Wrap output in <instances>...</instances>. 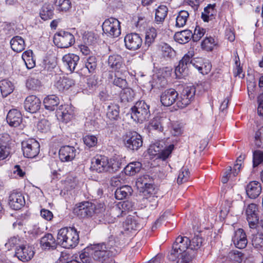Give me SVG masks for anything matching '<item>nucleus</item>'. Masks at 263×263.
I'll return each instance as SVG.
<instances>
[{"mask_svg": "<svg viewBox=\"0 0 263 263\" xmlns=\"http://www.w3.org/2000/svg\"><path fill=\"white\" fill-rule=\"evenodd\" d=\"M191 240L186 236H178L174 242L172 249L167 255L170 261L176 263H190L194 260L196 256V251L191 249Z\"/></svg>", "mask_w": 263, "mask_h": 263, "instance_id": "1", "label": "nucleus"}, {"mask_svg": "<svg viewBox=\"0 0 263 263\" xmlns=\"http://www.w3.org/2000/svg\"><path fill=\"white\" fill-rule=\"evenodd\" d=\"M120 251V248L117 247H107L104 243L97 244L84 249V251L80 254L79 257L82 263H90L92 261V258L94 261L103 263Z\"/></svg>", "mask_w": 263, "mask_h": 263, "instance_id": "2", "label": "nucleus"}, {"mask_svg": "<svg viewBox=\"0 0 263 263\" xmlns=\"http://www.w3.org/2000/svg\"><path fill=\"white\" fill-rule=\"evenodd\" d=\"M193 56V52L189 51L179 61L175 70L176 78L180 79L185 77L188 74L189 68L191 66L197 69L201 73L207 74L209 72L211 67L210 64L205 65L200 58L192 59Z\"/></svg>", "mask_w": 263, "mask_h": 263, "instance_id": "3", "label": "nucleus"}, {"mask_svg": "<svg viewBox=\"0 0 263 263\" xmlns=\"http://www.w3.org/2000/svg\"><path fill=\"white\" fill-rule=\"evenodd\" d=\"M57 241L63 248H74L79 242V232L74 227L62 228L59 230Z\"/></svg>", "mask_w": 263, "mask_h": 263, "instance_id": "4", "label": "nucleus"}, {"mask_svg": "<svg viewBox=\"0 0 263 263\" xmlns=\"http://www.w3.org/2000/svg\"><path fill=\"white\" fill-rule=\"evenodd\" d=\"M130 111L132 118L138 122L147 121L151 116L149 105L143 100L137 102Z\"/></svg>", "mask_w": 263, "mask_h": 263, "instance_id": "5", "label": "nucleus"}, {"mask_svg": "<svg viewBox=\"0 0 263 263\" xmlns=\"http://www.w3.org/2000/svg\"><path fill=\"white\" fill-rule=\"evenodd\" d=\"M100 209L96 208V205L89 201H85L80 203L73 209V212L81 218L91 217L95 213H98L104 210L101 204H100Z\"/></svg>", "mask_w": 263, "mask_h": 263, "instance_id": "6", "label": "nucleus"}, {"mask_svg": "<svg viewBox=\"0 0 263 263\" xmlns=\"http://www.w3.org/2000/svg\"><path fill=\"white\" fill-rule=\"evenodd\" d=\"M102 26L104 33L108 36L117 37L121 34L120 23L115 18L106 19Z\"/></svg>", "mask_w": 263, "mask_h": 263, "instance_id": "7", "label": "nucleus"}, {"mask_svg": "<svg viewBox=\"0 0 263 263\" xmlns=\"http://www.w3.org/2000/svg\"><path fill=\"white\" fill-rule=\"evenodd\" d=\"M53 42L59 48H68L74 43L75 39L71 33L61 30L54 34Z\"/></svg>", "mask_w": 263, "mask_h": 263, "instance_id": "8", "label": "nucleus"}, {"mask_svg": "<svg viewBox=\"0 0 263 263\" xmlns=\"http://www.w3.org/2000/svg\"><path fill=\"white\" fill-rule=\"evenodd\" d=\"M22 149L25 157L33 158L39 154L40 145L36 140L28 139L22 142Z\"/></svg>", "mask_w": 263, "mask_h": 263, "instance_id": "9", "label": "nucleus"}, {"mask_svg": "<svg viewBox=\"0 0 263 263\" xmlns=\"http://www.w3.org/2000/svg\"><path fill=\"white\" fill-rule=\"evenodd\" d=\"M125 146L129 149L137 151L143 144L142 137L136 132H127L124 138Z\"/></svg>", "mask_w": 263, "mask_h": 263, "instance_id": "10", "label": "nucleus"}, {"mask_svg": "<svg viewBox=\"0 0 263 263\" xmlns=\"http://www.w3.org/2000/svg\"><path fill=\"white\" fill-rule=\"evenodd\" d=\"M195 92V87L193 85L184 87L177 101L178 107L183 108L190 104L194 98Z\"/></svg>", "mask_w": 263, "mask_h": 263, "instance_id": "11", "label": "nucleus"}, {"mask_svg": "<svg viewBox=\"0 0 263 263\" xmlns=\"http://www.w3.org/2000/svg\"><path fill=\"white\" fill-rule=\"evenodd\" d=\"M109 165L108 158L102 155H97L91 160V169L98 173L108 172Z\"/></svg>", "mask_w": 263, "mask_h": 263, "instance_id": "12", "label": "nucleus"}, {"mask_svg": "<svg viewBox=\"0 0 263 263\" xmlns=\"http://www.w3.org/2000/svg\"><path fill=\"white\" fill-rule=\"evenodd\" d=\"M246 215L250 227L255 228L258 222L257 205L254 203L249 204L246 210Z\"/></svg>", "mask_w": 263, "mask_h": 263, "instance_id": "13", "label": "nucleus"}, {"mask_svg": "<svg viewBox=\"0 0 263 263\" xmlns=\"http://www.w3.org/2000/svg\"><path fill=\"white\" fill-rule=\"evenodd\" d=\"M126 47L131 50L139 49L142 44V40L140 35L136 33L127 34L124 37Z\"/></svg>", "mask_w": 263, "mask_h": 263, "instance_id": "14", "label": "nucleus"}, {"mask_svg": "<svg viewBox=\"0 0 263 263\" xmlns=\"http://www.w3.org/2000/svg\"><path fill=\"white\" fill-rule=\"evenodd\" d=\"M137 183L140 187L143 189V193L145 196L148 194H155L153 186V180L148 175H144L139 178Z\"/></svg>", "mask_w": 263, "mask_h": 263, "instance_id": "15", "label": "nucleus"}, {"mask_svg": "<svg viewBox=\"0 0 263 263\" xmlns=\"http://www.w3.org/2000/svg\"><path fill=\"white\" fill-rule=\"evenodd\" d=\"M25 203L24 197L20 192H12L8 198L10 207L15 210L20 209Z\"/></svg>", "mask_w": 263, "mask_h": 263, "instance_id": "16", "label": "nucleus"}, {"mask_svg": "<svg viewBox=\"0 0 263 263\" xmlns=\"http://www.w3.org/2000/svg\"><path fill=\"white\" fill-rule=\"evenodd\" d=\"M178 93L174 89H168L165 90L161 95L160 101L162 105L170 106L173 104L178 98Z\"/></svg>", "mask_w": 263, "mask_h": 263, "instance_id": "17", "label": "nucleus"}, {"mask_svg": "<svg viewBox=\"0 0 263 263\" xmlns=\"http://www.w3.org/2000/svg\"><path fill=\"white\" fill-rule=\"evenodd\" d=\"M34 254L32 247L29 246H21L16 249L15 252L16 256L23 262L29 261L33 257Z\"/></svg>", "mask_w": 263, "mask_h": 263, "instance_id": "18", "label": "nucleus"}, {"mask_svg": "<svg viewBox=\"0 0 263 263\" xmlns=\"http://www.w3.org/2000/svg\"><path fill=\"white\" fill-rule=\"evenodd\" d=\"M41 102L39 98L34 95L27 97L24 101V108L25 110L30 113H35L37 111L41 106Z\"/></svg>", "mask_w": 263, "mask_h": 263, "instance_id": "19", "label": "nucleus"}, {"mask_svg": "<svg viewBox=\"0 0 263 263\" xmlns=\"http://www.w3.org/2000/svg\"><path fill=\"white\" fill-rule=\"evenodd\" d=\"M232 240L234 246L240 249L245 248L248 243L246 233L242 229H238L235 231Z\"/></svg>", "mask_w": 263, "mask_h": 263, "instance_id": "20", "label": "nucleus"}, {"mask_svg": "<svg viewBox=\"0 0 263 263\" xmlns=\"http://www.w3.org/2000/svg\"><path fill=\"white\" fill-rule=\"evenodd\" d=\"M120 112L119 105L117 104L110 103L107 107L106 117L110 121L116 123L121 120Z\"/></svg>", "mask_w": 263, "mask_h": 263, "instance_id": "21", "label": "nucleus"}, {"mask_svg": "<svg viewBox=\"0 0 263 263\" xmlns=\"http://www.w3.org/2000/svg\"><path fill=\"white\" fill-rule=\"evenodd\" d=\"M59 156L62 162L71 161L76 156V149L68 145L62 146L59 150Z\"/></svg>", "mask_w": 263, "mask_h": 263, "instance_id": "22", "label": "nucleus"}, {"mask_svg": "<svg viewBox=\"0 0 263 263\" xmlns=\"http://www.w3.org/2000/svg\"><path fill=\"white\" fill-rule=\"evenodd\" d=\"M260 183L256 181L250 182L246 186L247 196L250 199H256L261 192Z\"/></svg>", "mask_w": 263, "mask_h": 263, "instance_id": "23", "label": "nucleus"}, {"mask_svg": "<svg viewBox=\"0 0 263 263\" xmlns=\"http://www.w3.org/2000/svg\"><path fill=\"white\" fill-rule=\"evenodd\" d=\"M74 85V81L69 77H60L54 83V87L60 92H64Z\"/></svg>", "mask_w": 263, "mask_h": 263, "instance_id": "24", "label": "nucleus"}, {"mask_svg": "<svg viewBox=\"0 0 263 263\" xmlns=\"http://www.w3.org/2000/svg\"><path fill=\"white\" fill-rule=\"evenodd\" d=\"M79 60V57L73 53L66 54L62 58L64 65L70 72L74 71Z\"/></svg>", "mask_w": 263, "mask_h": 263, "instance_id": "25", "label": "nucleus"}, {"mask_svg": "<svg viewBox=\"0 0 263 263\" xmlns=\"http://www.w3.org/2000/svg\"><path fill=\"white\" fill-rule=\"evenodd\" d=\"M6 120L10 126L17 127L22 121V114L17 109H12L8 112Z\"/></svg>", "mask_w": 263, "mask_h": 263, "instance_id": "26", "label": "nucleus"}, {"mask_svg": "<svg viewBox=\"0 0 263 263\" xmlns=\"http://www.w3.org/2000/svg\"><path fill=\"white\" fill-rule=\"evenodd\" d=\"M40 244L43 249L49 250L55 249L58 243L51 234L47 233L41 238Z\"/></svg>", "mask_w": 263, "mask_h": 263, "instance_id": "27", "label": "nucleus"}, {"mask_svg": "<svg viewBox=\"0 0 263 263\" xmlns=\"http://www.w3.org/2000/svg\"><path fill=\"white\" fill-rule=\"evenodd\" d=\"M8 137L7 134L0 135V160L5 159L10 154V147L8 143Z\"/></svg>", "mask_w": 263, "mask_h": 263, "instance_id": "28", "label": "nucleus"}, {"mask_svg": "<svg viewBox=\"0 0 263 263\" xmlns=\"http://www.w3.org/2000/svg\"><path fill=\"white\" fill-rule=\"evenodd\" d=\"M108 65L113 70L118 71L124 67L123 60L118 54L110 55L108 59Z\"/></svg>", "mask_w": 263, "mask_h": 263, "instance_id": "29", "label": "nucleus"}, {"mask_svg": "<svg viewBox=\"0 0 263 263\" xmlns=\"http://www.w3.org/2000/svg\"><path fill=\"white\" fill-rule=\"evenodd\" d=\"M141 219L137 216L128 215L124 222L126 229L129 230H137L142 227Z\"/></svg>", "mask_w": 263, "mask_h": 263, "instance_id": "30", "label": "nucleus"}, {"mask_svg": "<svg viewBox=\"0 0 263 263\" xmlns=\"http://www.w3.org/2000/svg\"><path fill=\"white\" fill-rule=\"evenodd\" d=\"M54 10L53 4L49 3H45L40 11L41 18L44 21L52 19L54 15Z\"/></svg>", "mask_w": 263, "mask_h": 263, "instance_id": "31", "label": "nucleus"}, {"mask_svg": "<svg viewBox=\"0 0 263 263\" xmlns=\"http://www.w3.org/2000/svg\"><path fill=\"white\" fill-rule=\"evenodd\" d=\"M215 4H209L204 8L201 13V18L204 22H208L215 18L217 11Z\"/></svg>", "mask_w": 263, "mask_h": 263, "instance_id": "32", "label": "nucleus"}, {"mask_svg": "<svg viewBox=\"0 0 263 263\" xmlns=\"http://www.w3.org/2000/svg\"><path fill=\"white\" fill-rule=\"evenodd\" d=\"M59 103V98L54 95H48L44 98L43 101L45 108L50 111L54 110Z\"/></svg>", "mask_w": 263, "mask_h": 263, "instance_id": "33", "label": "nucleus"}, {"mask_svg": "<svg viewBox=\"0 0 263 263\" xmlns=\"http://www.w3.org/2000/svg\"><path fill=\"white\" fill-rule=\"evenodd\" d=\"M192 32L190 30H184L176 32L174 35L175 40L180 44L187 43L191 39Z\"/></svg>", "mask_w": 263, "mask_h": 263, "instance_id": "34", "label": "nucleus"}, {"mask_svg": "<svg viewBox=\"0 0 263 263\" xmlns=\"http://www.w3.org/2000/svg\"><path fill=\"white\" fill-rule=\"evenodd\" d=\"M10 45L13 51L20 52L25 49V41L22 37L15 36L11 40Z\"/></svg>", "mask_w": 263, "mask_h": 263, "instance_id": "35", "label": "nucleus"}, {"mask_svg": "<svg viewBox=\"0 0 263 263\" xmlns=\"http://www.w3.org/2000/svg\"><path fill=\"white\" fill-rule=\"evenodd\" d=\"M132 191V187L128 185L122 186L118 188L115 191V197L118 200H122L130 196Z\"/></svg>", "mask_w": 263, "mask_h": 263, "instance_id": "36", "label": "nucleus"}, {"mask_svg": "<svg viewBox=\"0 0 263 263\" xmlns=\"http://www.w3.org/2000/svg\"><path fill=\"white\" fill-rule=\"evenodd\" d=\"M142 164L138 161L129 163L124 167V172L126 175L133 176L138 173L141 168Z\"/></svg>", "mask_w": 263, "mask_h": 263, "instance_id": "37", "label": "nucleus"}, {"mask_svg": "<svg viewBox=\"0 0 263 263\" xmlns=\"http://www.w3.org/2000/svg\"><path fill=\"white\" fill-rule=\"evenodd\" d=\"M244 254L238 251H232L229 252L226 259L224 261H234L237 263H241L245 261Z\"/></svg>", "mask_w": 263, "mask_h": 263, "instance_id": "38", "label": "nucleus"}, {"mask_svg": "<svg viewBox=\"0 0 263 263\" xmlns=\"http://www.w3.org/2000/svg\"><path fill=\"white\" fill-rule=\"evenodd\" d=\"M0 89L2 95L7 97L13 91V85L10 81L4 79L0 81Z\"/></svg>", "mask_w": 263, "mask_h": 263, "instance_id": "39", "label": "nucleus"}, {"mask_svg": "<svg viewBox=\"0 0 263 263\" xmlns=\"http://www.w3.org/2000/svg\"><path fill=\"white\" fill-rule=\"evenodd\" d=\"M32 55L33 52L31 50L25 51L22 54V59L28 69H31L35 65V62Z\"/></svg>", "mask_w": 263, "mask_h": 263, "instance_id": "40", "label": "nucleus"}, {"mask_svg": "<svg viewBox=\"0 0 263 263\" xmlns=\"http://www.w3.org/2000/svg\"><path fill=\"white\" fill-rule=\"evenodd\" d=\"M54 4L57 11L66 12L71 8V3L70 0H55Z\"/></svg>", "mask_w": 263, "mask_h": 263, "instance_id": "41", "label": "nucleus"}, {"mask_svg": "<svg viewBox=\"0 0 263 263\" xmlns=\"http://www.w3.org/2000/svg\"><path fill=\"white\" fill-rule=\"evenodd\" d=\"M168 9L166 6L161 5L156 10L155 21L157 23H162L167 16Z\"/></svg>", "mask_w": 263, "mask_h": 263, "instance_id": "42", "label": "nucleus"}, {"mask_svg": "<svg viewBox=\"0 0 263 263\" xmlns=\"http://www.w3.org/2000/svg\"><path fill=\"white\" fill-rule=\"evenodd\" d=\"M74 110L73 108L69 105H65L64 110L61 112V114L59 115L61 117L63 121L66 123L70 121L74 117Z\"/></svg>", "mask_w": 263, "mask_h": 263, "instance_id": "43", "label": "nucleus"}, {"mask_svg": "<svg viewBox=\"0 0 263 263\" xmlns=\"http://www.w3.org/2000/svg\"><path fill=\"white\" fill-rule=\"evenodd\" d=\"M157 35V31L155 28L153 27L149 28L146 32L145 41L144 47H146V49H147L154 42Z\"/></svg>", "mask_w": 263, "mask_h": 263, "instance_id": "44", "label": "nucleus"}, {"mask_svg": "<svg viewBox=\"0 0 263 263\" xmlns=\"http://www.w3.org/2000/svg\"><path fill=\"white\" fill-rule=\"evenodd\" d=\"M135 93L133 89L129 88H124L120 93V100L122 102L132 101L134 98Z\"/></svg>", "mask_w": 263, "mask_h": 263, "instance_id": "45", "label": "nucleus"}, {"mask_svg": "<svg viewBox=\"0 0 263 263\" xmlns=\"http://www.w3.org/2000/svg\"><path fill=\"white\" fill-rule=\"evenodd\" d=\"M189 14L186 11H181L179 12L176 18V26L177 27H183L186 23Z\"/></svg>", "mask_w": 263, "mask_h": 263, "instance_id": "46", "label": "nucleus"}, {"mask_svg": "<svg viewBox=\"0 0 263 263\" xmlns=\"http://www.w3.org/2000/svg\"><path fill=\"white\" fill-rule=\"evenodd\" d=\"M85 65L90 73H93L97 66L96 57L95 55H89L86 58Z\"/></svg>", "mask_w": 263, "mask_h": 263, "instance_id": "47", "label": "nucleus"}, {"mask_svg": "<svg viewBox=\"0 0 263 263\" xmlns=\"http://www.w3.org/2000/svg\"><path fill=\"white\" fill-rule=\"evenodd\" d=\"M252 243L257 250L263 251V237L261 234L252 235Z\"/></svg>", "mask_w": 263, "mask_h": 263, "instance_id": "48", "label": "nucleus"}, {"mask_svg": "<svg viewBox=\"0 0 263 263\" xmlns=\"http://www.w3.org/2000/svg\"><path fill=\"white\" fill-rule=\"evenodd\" d=\"M190 172L188 168L183 167L179 172L177 178V183L182 184L186 182L189 178Z\"/></svg>", "mask_w": 263, "mask_h": 263, "instance_id": "49", "label": "nucleus"}, {"mask_svg": "<svg viewBox=\"0 0 263 263\" xmlns=\"http://www.w3.org/2000/svg\"><path fill=\"white\" fill-rule=\"evenodd\" d=\"M108 172H115L117 171L121 166V162L117 157H114L109 160Z\"/></svg>", "mask_w": 263, "mask_h": 263, "instance_id": "50", "label": "nucleus"}, {"mask_svg": "<svg viewBox=\"0 0 263 263\" xmlns=\"http://www.w3.org/2000/svg\"><path fill=\"white\" fill-rule=\"evenodd\" d=\"M214 39L212 37H206L201 43L202 48L206 51H211L215 46Z\"/></svg>", "mask_w": 263, "mask_h": 263, "instance_id": "51", "label": "nucleus"}, {"mask_svg": "<svg viewBox=\"0 0 263 263\" xmlns=\"http://www.w3.org/2000/svg\"><path fill=\"white\" fill-rule=\"evenodd\" d=\"M154 194H148L146 196L147 200L146 206L151 210H153L156 208L158 205L157 197Z\"/></svg>", "mask_w": 263, "mask_h": 263, "instance_id": "52", "label": "nucleus"}, {"mask_svg": "<svg viewBox=\"0 0 263 263\" xmlns=\"http://www.w3.org/2000/svg\"><path fill=\"white\" fill-rule=\"evenodd\" d=\"M83 139L84 144L89 148L95 146L98 142L97 138L91 135H86Z\"/></svg>", "mask_w": 263, "mask_h": 263, "instance_id": "53", "label": "nucleus"}, {"mask_svg": "<svg viewBox=\"0 0 263 263\" xmlns=\"http://www.w3.org/2000/svg\"><path fill=\"white\" fill-rule=\"evenodd\" d=\"M254 143L257 147L263 148V126L256 132Z\"/></svg>", "mask_w": 263, "mask_h": 263, "instance_id": "54", "label": "nucleus"}, {"mask_svg": "<svg viewBox=\"0 0 263 263\" xmlns=\"http://www.w3.org/2000/svg\"><path fill=\"white\" fill-rule=\"evenodd\" d=\"M263 162V152L260 150L254 151L253 154V167H256Z\"/></svg>", "mask_w": 263, "mask_h": 263, "instance_id": "55", "label": "nucleus"}, {"mask_svg": "<svg viewBox=\"0 0 263 263\" xmlns=\"http://www.w3.org/2000/svg\"><path fill=\"white\" fill-rule=\"evenodd\" d=\"M202 243V238L199 236H195L191 240L190 244L191 249L194 250L197 253V250Z\"/></svg>", "mask_w": 263, "mask_h": 263, "instance_id": "56", "label": "nucleus"}, {"mask_svg": "<svg viewBox=\"0 0 263 263\" xmlns=\"http://www.w3.org/2000/svg\"><path fill=\"white\" fill-rule=\"evenodd\" d=\"M205 30L199 26H196L194 32L191 36L194 42H198L204 35Z\"/></svg>", "mask_w": 263, "mask_h": 263, "instance_id": "57", "label": "nucleus"}, {"mask_svg": "<svg viewBox=\"0 0 263 263\" xmlns=\"http://www.w3.org/2000/svg\"><path fill=\"white\" fill-rule=\"evenodd\" d=\"M41 86V82L34 78H29L26 82V86L30 89L35 90Z\"/></svg>", "mask_w": 263, "mask_h": 263, "instance_id": "58", "label": "nucleus"}, {"mask_svg": "<svg viewBox=\"0 0 263 263\" xmlns=\"http://www.w3.org/2000/svg\"><path fill=\"white\" fill-rule=\"evenodd\" d=\"M37 127L41 132L46 133L50 129V123L48 120L43 119L39 122Z\"/></svg>", "mask_w": 263, "mask_h": 263, "instance_id": "59", "label": "nucleus"}, {"mask_svg": "<svg viewBox=\"0 0 263 263\" xmlns=\"http://www.w3.org/2000/svg\"><path fill=\"white\" fill-rule=\"evenodd\" d=\"M162 119L159 117L154 118L150 123L151 127L155 130L159 131L163 130Z\"/></svg>", "mask_w": 263, "mask_h": 263, "instance_id": "60", "label": "nucleus"}, {"mask_svg": "<svg viewBox=\"0 0 263 263\" xmlns=\"http://www.w3.org/2000/svg\"><path fill=\"white\" fill-rule=\"evenodd\" d=\"M118 204L125 215L128 212L133 210V204L131 201H125L119 202Z\"/></svg>", "mask_w": 263, "mask_h": 263, "instance_id": "61", "label": "nucleus"}, {"mask_svg": "<svg viewBox=\"0 0 263 263\" xmlns=\"http://www.w3.org/2000/svg\"><path fill=\"white\" fill-rule=\"evenodd\" d=\"M110 215H112L114 218L123 217L125 215L118 203L111 209Z\"/></svg>", "mask_w": 263, "mask_h": 263, "instance_id": "62", "label": "nucleus"}, {"mask_svg": "<svg viewBox=\"0 0 263 263\" xmlns=\"http://www.w3.org/2000/svg\"><path fill=\"white\" fill-rule=\"evenodd\" d=\"M174 147V145L173 144L170 145L166 148L160 151V153H159V157L163 160L166 159L171 155Z\"/></svg>", "mask_w": 263, "mask_h": 263, "instance_id": "63", "label": "nucleus"}, {"mask_svg": "<svg viewBox=\"0 0 263 263\" xmlns=\"http://www.w3.org/2000/svg\"><path fill=\"white\" fill-rule=\"evenodd\" d=\"M112 83L114 85L122 88V89L126 87L127 84L125 79L118 77L116 75L112 81Z\"/></svg>", "mask_w": 263, "mask_h": 263, "instance_id": "64", "label": "nucleus"}]
</instances>
